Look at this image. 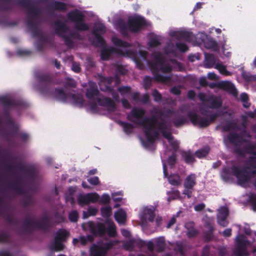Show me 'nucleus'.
Listing matches in <instances>:
<instances>
[{
  "mask_svg": "<svg viewBox=\"0 0 256 256\" xmlns=\"http://www.w3.org/2000/svg\"><path fill=\"white\" fill-rule=\"evenodd\" d=\"M232 175L236 178L238 182L240 185L244 186L248 180L249 176L248 172L236 168H234L230 171L224 169L221 173V176L225 181H228L232 178Z\"/></svg>",
  "mask_w": 256,
  "mask_h": 256,
  "instance_id": "nucleus-1",
  "label": "nucleus"
},
{
  "mask_svg": "<svg viewBox=\"0 0 256 256\" xmlns=\"http://www.w3.org/2000/svg\"><path fill=\"white\" fill-rule=\"evenodd\" d=\"M144 131L145 138L142 140V143L146 146L152 143L156 136V134L154 132L152 124L150 122H146L144 125Z\"/></svg>",
  "mask_w": 256,
  "mask_h": 256,
  "instance_id": "nucleus-2",
  "label": "nucleus"
},
{
  "mask_svg": "<svg viewBox=\"0 0 256 256\" xmlns=\"http://www.w3.org/2000/svg\"><path fill=\"white\" fill-rule=\"evenodd\" d=\"M70 18L74 21L77 22L76 27L79 30H85L88 28V26L82 22V16L78 12H74L70 14Z\"/></svg>",
  "mask_w": 256,
  "mask_h": 256,
  "instance_id": "nucleus-3",
  "label": "nucleus"
},
{
  "mask_svg": "<svg viewBox=\"0 0 256 256\" xmlns=\"http://www.w3.org/2000/svg\"><path fill=\"white\" fill-rule=\"evenodd\" d=\"M68 236V232L66 230H60L58 233L56 240L52 246V248L56 250H62L64 246L60 241L64 240V238Z\"/></svg>",
  "mask_w": 256,
  "mask_h": 256,
  "instance_id": "nucleus-4",
  "label": "nucleus"
},
{
  "mask_svg": "<svg viewBox=\"0 0 256 256\" xmlns=\"http://www.w3.org/2000/svg\"><path fill=\"white\" fill-rule=\"evenodd\" d=\"M98 226V230L100 233L102 234L106 231L109 235L111 236L114 235L115 228L112 222L108 221L104 226L99 224Z\"/></svg>",
  "mask_w": 256,
  "mask_h": 256,
  "instance_id": "nucleus-5",
  "label": "nucleus"
},
{
  "mask_svg": "<svg viewBox=\"0 0 256 256\" xmlns=\"http://www.w3.org/2000/svg\"><path fill=\"white\" fill-rule=\"evenodd\" d=\"M129 24L130 28L133 31H136L140 26L144 24V20L141 16H137L130 20Z\"/></svg>",
  "mask_w": 256,
  "mask_h": 256,
  "instance_id": "nucleus-6",
  "label": "nucleus"
},
{
  "mask_svg": "<svg viewBox=\"0 0 256 256\" xmlns=\"http://www.w3.org/2000/svg\"><path fill=\"white\" fill-rule=\"evenodd\" d=\"M98 195L96 193H92L86 196H80L78 200L80 204H86L90 202H95L98 200Z\"/></svg>",
  "mask_w": 256,
  "mask_h": 256,
  "instance_id": "nucleus-7",
  "label": "nucleus"
},
{
  "mask_svg": "<svg viewBox=\"0 0 256 256\" xmlns=\"http://www.w3.org/2000/svg\"><path fill=\"white\" fill-rule=\"evenodd\" d=\"M228 214V210L226 208H222L219 210L218 214V224L225 226L227 224V222L226 221V218Z\"/></svg>",
  "mask_w": 256,
  "mask_h": 256,
  "instance_id": "nucleus-8",
  "label": "nucleus"
},
{
  "mask_svg": "<svg viewBox=\"0 0 256 256\" xmlns=\"http://www.w3.org/2000/svg\"><path fill=\"white\" fill-rule=\"evenodd\" d=\"M154 208H144L143 213L141 216L142 219L144 220H148L152 221L154 219Z\"/></svg>",
  "mask_w": 256,
  "mask_h": 256,
  "instance_id": "nucleus-9",
  "label": "nucleus"
},
{
  "mask_svg": "<svg viewBox=\"0 0 256 256\" xmlns=\"http://www.w3.org/2000/svg\"><path fill=\"white\" fill-rule=\"evenodd\" d=\"M196 183V176L194 174H190L186 178L184 181V186L186 189H192Z\"/></svg>",
  "mask_w": 256,
  "mask_h": 256,
  "instance_id": "nucleus-10",
  "label": "nucleus"
},
{
  "mask_svg": "<svg viewBox=\"0 0 256 256\" xmlns=\"http://www.w3.org/2000/svg\"><path fill=\"white\" fill-rule=\"evenodd\" d=\"M106 252V249L100 246H94L90 250L92 256H103Z\"/></svg>",
  "mask_w": 256,
  "mask_h": 256,
  "instance_id": "nucleus-11",
  "label": "nucleus"
},
{
  "mask_svg": "<svg viewBox=\"0 0 256 256\" xmlns=\"http://www.w3.org/2000/svg\"><path fill=\"white\" fill-rule=\"evenodd\" d=\"M116 220L120 224H123L126 218V212L122 210H118L114 214Z\"/></svg>",
  "mask_w": 256,
  "mask_h": 256,
  "instance_id": "nucleus-12",
  "label": "nucleus"
},
{
  "mask_svg": "<svg viewBox=\"0 0 256 256\" xmlns=\"http://www.w3.org/2000/svg\"><path fill=\"white\" fill-rule=\"evenodd\" d=\"M169 182L174 186H178L181 184V179L176 174H171L168 178Z\"/></svg>",
  "mask_w": 256,
  "mask_h": 256,
  "instance_id": "nucleus-13",
  "label": "nucleus"
},
{
  "mask_svg": "<svg viewBox=\"0 0 256 256\" xmlns=\"http://www.w3.org/2000/svg\"><path fill=\"white\" fill-rule=\"evenodd\" d=\"M186 227L188 229V234L190 236H194L196 234V232L194 228L193 223L190 222L186 224Z\"/></svg>",
  "mask_w": 256,
  "mask_h": 256,
  "instance_id": "nucleus-14",
  "label": "nucleus"
},
{
  "mask_svg": "<svg viewBox=\"0 0 256 256\" xmlns=\"http://www.w3.org/2000/svg\"><path fill=\"white\" fill-rule=\"evenodd\" d=\"M222 86H224L226 88L230 90L234 94H236V90H235L234 87L231 82L227 81L223 82H222Z\"/></svg>",
  "mask_w": 256,
  "mask_h": 256,
  "instance_id": "nucleus-15",
  "label": "nucleus"
},
{
  "mask_svg": "<svg viewBox=\"0 0 256 256\" xmlns=\"http://www.w3.org/2000/svg\"><path fill=\"white\" fill-rule=\"evenodd\" d=\"M191 120L195 124H198L201 126H204L206 125V122H202L199 117L196 115H193L191 117Z\"/></svg>",
  "mask_w": 256,
  "mask_h": 256,
  "instance_id": "nucleus-16",
  "label": "nucleus"
},
{
  "mask_svg": "<svg viewBox=\"0 0 256 256\" xmlns=\"http://www.w3.org/2000/svg\"><path fill=\"white\" fill-rule=\"evenodd\" d=\"M102 214L103 216L108 217L111 215L112 210L110 207H104L102 208Z\"/></svg>",
  "mask_w": 256,
  "mask_h": 256,
  "instance_id": "nucleus-17",
  "label": "nucleus"
},
{
  "mask_svg": "<svg viewBox=\"0 0 256 256\" xmlns=\"http://www.w3.org/2000/svg\"><path fill=\"white\" fill-rule=\"evenodd\" d=\"M208 149L206 148L204 150H198L196 152V156L198 158H203V157L206 156L207 155V154H208Z\"/></svg>",
  "mask_w": 256,
  "mask_h": 256,
  "instance_id": "nucleus-18",
  "label": "nucleus"
},
{
  "mask_svg": "<svg viewBox=\"0 0 256 256\" xmlns=\"http://www.w3.org/2000/svg\"><path fill=\"white\" fill-rule=\"evenodd\" d=\"M104 30V26L102 24H99L96 26V28L94 29V34L96 36V37H98V38H99L98 37V35L99 34H100L101 32H102Z\"/></svg>",
  "mask_w": 256,
  "mask_h": 256,
  "instance_id": "nucleus-19",
  "label": "nucleus"
},
{
  "mask_svg": "<svg viewBox=\"0 0 256 256\" xmlns=\"http://www.w3.org/2000/svg\"><path fill=\"white\" fill-rule=\"evenodd\" d=\"M215 68H216L218 70V71L222 74H224V75L228 74V72L226 70L225 66H222V64H216L215 66Z\"/></svg>",
  "mask_w": 256,
  "mask_h": 256,
  "instance_id": "nucleus-20",
  "label": "nucleus"
},
{
  "mask_svg": "<svg viewBox=\"0 0 256 256\" xmlns=\"http://www.w3.org/2000/svg\"><path fill=\"white\" fill-rule=\"evenodd\" d=\"M68 98L72 100V102L74 103L78 106H80L82 104V100L80 97L76 99L74 96H68Z\"/></svg>",
  "mask_w": 256,
  "mask_h": 256,
  "instance_id": "nucleus-21",
  "label": "nucleus"
},
{
  "mask_svg": "<svg viewBox=\"0 0 256 256\" xmlns=\"http://www.w3.org/2000/svg\"><path fill=\"white\" fill-rule=\"evenodd\" d=\"M205 46L208 48H213L216 50V44L212 40H208V42H205Z\"/></svg>",
  "mask_w": 256,
  "mask_h": 256,
  "instance_id": "nucleus-22",
  "label": "nucleus"
},
{
  "mask_svg": "<svg viewBox=\"0 0 256 256\" xmlns=\"http://www.w3.org/2000/svg\"><path fill=\"white\" fill-rule=\"evenodd\" d=\"M112 40L113 42L117 46H120L122 47H126L128 46V44L122 42L118 38L116 37H114L112 38Z\"/></svg>",
  "mask_w": 256,
  "mask_h": 256,
  "instance_id": "nucleus-23",
  "label": "nucleus"
},
{
  "mask_svg": "<svg viewBox=\"0 0 256 256\" xmlns=\"http://www.w3.org/2000/svg\"><path fill=\"white\" fill-rule=\"evenodd\" d=\"M88 240H91L90 236H88L86 238L84 236H82V237L80 238L78 240L75 238L73 240V242L74 244H75L78 242H80L82 244H84Z\"/></svg>",
  "mask_w": 256,
  "mask_h": 256,
  "instance_id": "nucleus-24",
  "label": "nucleus"
},
{
  "mask_svg": "<svg viewBox=\"0 0 256 256\" xmlns=\"http://www.w3.org/2000/svg\"><path fill=\"white\" fill-rule=\"evenodd\" d=\"M97 210L95 208H90L87 212V214L84 212V217L86 218L88 216H94L97 213Z\"/></svg>",
  "mask_w": 256,
  "mask_h": 256,
  "instance_id": "nucleus-25",
  "label": "nucleus"
},
{
  "mask_svg": "<svg viewBox=\"0 0 256 256\" xmlns=\"http://www.w3.org/2000/svg\"><path fill=\"white\" fill-rule=\"evenodd\" d=\"M169 194L170 195V197L168 198V200H175L178 198L180 196V192L178 190L172 191V192H169Z\"/></svg>",
  "mask_w": 256,
  "mask_h": 256,
  "instance_id": "nucleus-26",
  "label": "nucleus"
},
{
  "mask_svg": "<svg viewBox=\"0 0 256 256\" xmlns=\"http://www.w3.org/2000/svg\"><path fill=\"white\" fill-rule=\"evenodd\" d=\"M143 110L141 109H134L132 112V114L136 117H140L143 114Z\"/></svg>",
  "mask_w": 256,
  "mask_h": 256,
  "instance_id": "nucleus-27",
  "label": "nucleus"
},
{
  "mask_svg": "<svg viewBox=\"0 0 256 256\" xmlns=\"http://www.w3.org/2000/svg\"><path fill=\"white\" fill-rule=\"evenodd\" d=\"M78 218V214L76 212H72L69 214V218L72 222L76 221Z\"/></svg>",
  "mask_w": 256,
  "mask_h": 256,
  "instance_id": "nucleus-28",
  "label": "nucleus"
},
{
  "mask_svg": "<svg viewBox=\"0 0 256 256\" xmlns=\"http://www.w3.org/2000/svg\"><path fill=\"white\" fill-rule=\"evenodd\" d=\"M184 160L186 162L190 163L194 162V158L193 156L188 154H185L184 156Z\"/></svg>",
  "mask_w": 256,
  "mask_h": 256,
  "instance_id": "nucleus-29",
  "label": "nucleus"
},
{
  "mask_svg": "<svg viewBox=\"0 0 256 256\" xmlns=\"http://www.w3.org/2000/svg\"><path fill=\"white\" fill-rule=\"evenodd\" d=\"M88 181L90 184L94 185H97L99 184L98 178L97 176L90 178L88 180Z\"/></svg>",
  "mask_w": 256,
  "mask_h": 256,
  "instance_id": "nucleus-30",
  "label": "nucleus"
},
{
  "mask_svg": "<svg viewBox=\"0 0 256 256\" xmlns=\"http://www.w3.org/2000/svg\"><path fill=\"white\" fill-rule=\"evenodd\" d=\"M110 52L109 51L108 52V50H103L101 54L102 58L103 60H106L107 58H108Z\"/></svg>",
  "mask_w": 256,
  "mask_h": 256,
  "instance_id": "nucleus-31",
  "label": "nucleus"
},
{
  "mask_svg": "<svg viewBox=\"0 0 256 256\" xmlns=\"http://www.w3.org/2000/svg\"><path fill=\"white\" fill-rule=\"evenodd\" d=\"M110 196L108 194H104L102 198V202L104 203L108 202L110 200Z\"/></svg>",
  "mask_w": 256,
  "mask_h": 256,
  "instance_id": "nucleus-32",
  "label": "nucleus"
},
{
  "mask_svg": "<svg viewBox=\"0 0 256 256\" xmlns=\"http://www.w3.org/2000/svg\"><path fill=\"white\" fill-rule=\"evenodd\" d=\"M176 161V158L174 156H172L168 160L167 164L170 165V166L174 164Z\"/></svg>",
  "mask_w": 256,
  "mask_h": 256,
  "instance_id": "nucleus-33",
  "label": "nucleus"
},
{
  "mask_svg": "<svg viewBox=\"0 0 256 256\" xmlns=\"http://www.w3.org/2000/svg\"><path fill=\"white\" fill-rule=\"evenodd\" d=\"M72 70L75 72H78L80 70L79 64L74 63L72 64Z\"/></svg>",
  "mask_w": 256,
  "mask_h": 256,
  "instance_id": "nucleus-34",
  "label": "nucleus"
},
{
  "mask_svg": "<svg viewBox=\"0 0 256 256\" xmlns=\"http://www.w3.org/2000/svg\"><path fill=\"white\" fill-rule=\"evenodd\" d=\"M178 48L180 49V50L182 52H185L188 49L187 46L184 44H178Z\"/></svg>",
  "mask_w": 256,
  "mask_h": 256,
  "instance_id": "nucleus-35",
  "label": "nucleus"
},
{
  "mask_svg": "<svg viewBox=\"0 0 256 256\" xmlns=\"http://www.w3.org/2000/svg\"><path fill=\"white\" fill-rule=\"evenodd\" d=\"M205 206L203 204H198L194 206V210L196 211H200L202 210L204 208Z\"/></svg>",
  "mask_w": 256,
  "mask_h": 256,
  "instance_id": "nucleus-36",
  "label": "nucleus"
},
{
  "mask_svg": "<svg viewBox=\"0 0 256 256\" xmlns=\"http://www.w3.org/2000/svg\"><path fill=\"white\" fill-rule=\"evenodd\" d=\"M191 190L192 189H186L185 188L183 192V194L186 195L188 198H190L192 194Z\"/></svg>",
  "mask_w": 256,
  "mask_h": 256,
  "instance_id": "nucleus-37",
  "label": "nucleus"
},
{
  "mask_svg": "<svg viewBox=\"0 0 256 256\" xmlns=\"http://www.w3.org/2000/svg\"><path fill=\"white\" fill-rule=\"evenodd\" d=\"M66 8V6L64 4L59 3L56 4V8L60 10H64Z\"/></svg>",
  "mask_w": 256,
  "mask_h": 256,
  "instance_id": "nucleus-38",
  "label": "nucleus"
},
{
  "mask_svg": "<svg viewBox=\"0 0 256 256\" xmlns=\"http://www.w3.org/2000/svg\"><path fill=\"white\" fill-rule=\"evenodd\" d=\"M208 77L211 80H216L217 78L216 76L213 72L209 73L208 75Z\"/></svg>",
  "mask_w": 256,
  "mask_h": 256,
  "instance_id": "nucleus-39",
  "label": "nucleus"
},
{
  "mask_svg": "<svg viewBox=\"0 0 256 256\" xmlns=\"http://www.w3.org/2000/svg\"><path fill=\"white\" fill-rule=\"evenodd\" d=\"M223 234L225 236H228L231 234V230L230 229H226L223 232Z\"/></svg>",
  "mask_w": 256,
  "mask_h": 256,
  "instance_id": "nucleus-40",
  "label": "nucleus"
},
{
  "mask_svg": "<svg viewBox=\"0 0 256 256\" xmlns=\"http://www.w3.org/2000/svg\"><path fill=\"white\" fill-rule=\"evenodd\" d=\"M176 222V219L174 218H172L170 220L168 224L167 227L170 228L172 225H173Z\"/></svg>",
  "mask_w": 256,
  "mask_h": 256,
  "instance_id": "nucleus-41",
  "label": "nucleus"
},
{
  "mask_svg": "<svg viewBox=\"0 0 256 256\" xmlns=\"http://www.w3.org/2000/svg\"><path fill=\"white\" fill-rule=\"evenodd\" d=\"M162 134L164 135V136H165L166 138H168L169 140H170L172 138L169 132H162Z\"/></svg>",
  "mask_w": 256,
  "mask_h": 256,
  "instance_id": "nucleus-42",
  "label": "nucleus"
},
{
  "mask_svg": "<svg viewBox=\"0 0 256 256\" xmlns=\"http://www.w3.org/2000/svg\"><path fill=\"white\" fill-rule=\"evenodd\" d=\"M241 99L242 101L245 102L248 100V96L246 94H242L240 96Z\"/></svg>",
  "mask_w": 256,
  "mask_h": 256,
  "instance_id": "nucleus-43",
  "label": "nucleus"
},
{
  "mask_svg": "<svg viewBox=\"0 0 256 256\" xmlns=\"http://www.w3.org/2000/svg\"><path fill=\"white\" fill-rule=\"evenodd\" d=\"M154 95L156 97L155 99L156 100H158L160 99V95L158 92H154Z\"/></svg>",
  "mask_w": 256,
  "mask_h": 256,
  "instance_id": "nucleus-44",
  "label": "nucleus"
},
{
  "mask_svg": "<svg viewBox=\"0 0 256 256\" xmlns=\"http://www.w3.org/2000/svg\"><path fill=\"white\" fill-rule=\"evenodd\" d=\"M163 168H164V176H167V173H166V164L164 163V164H163Z\"/></svg>",
  "mask_w": 256,
  "mask_h": 256,
  "instance_id": "nucleus-45",
  "label": "nucleus"
},
{
  "mask_svg": "<svg viewBox=\"0 0 256 256\" xmlns=\"http://www.w3.org/2000/svg\"><path fill=\"white\" fill-rule=\"evenodd\" d=\"M122 234L126 236H129V232L126 230H122Z\"/></svg>",
  "mask_w": 256,
  "mask_h": 256,
  "instance_id": "nucleus-46",
  "label": "nucleus"
},
{
  "mask_svg": "<svg viewBox=\"0 0 256 256\" xmlns=\"http://www.w3.org/2000/svg\"><path fill=\"white\" fill-rule=\"evenodd\" d=\"M188 96L190 98H192L194 96V94L193 92L191 91L188 92Z\"/></svg>",
  "mask_w": 256,
  "mask_h": 256,
  "instance_id": "nucleus-47",
  "label": "nucleus"
},
{
  "mask_svg": "<svg viewBox=\"0 0 256 256\" xmlns=\"http://www.w3.org/2000/svg\"><path fill=\"white\" fill-rule=\"evenodd\" d=\"M172 92L175 94H179V90L176 88H173L172 90Z\"/></svg>",
  "mask_w": 256,
  "mask_h": 256,
  "instance_id": "nucleus-48",
  "label": "nucleus"
},
{
  "mask_svg": "<svg viewBox=\"0 0 256 256\" xmlns=\"http://www.w3.org/2000/svg\"><path fill=\"white\" fill-rule=\"evenodd\" d=\"M96 172V170H92L90 171L89 173L90 174H94Z\"/></svg>",
  "mask_w": 256,
  "mask_h": 256,
  "instance_id": "nucleus-49",
  "label": "nucleus"
},
{
  "mask_svg": "<svg viewBox=\"0 0 256 256\" xmlns=\"http://www.w3.org/2000/svg\"><path fill=\"white\" fill-rule=\"evenodd\" d=\"M112 198H113V199L114 200H115V201L120 200L122 199V198H114V194H113V195H112Z\"/></svg>",
  "mask_w": 256,
  "mask_h": 256,
  "instance_id": "nucleus-50",
  "label": "nucleus"
},
{
  "mask_svg": "<svg viewBox=\"0 0 256 256\" xmlns=\"http://www.w3.org/2000/svg\"><path fill=\"white\" fill-rule=\"evenodd\" d=\"M122 104L124 106H127V105L128 104V102L126 100H124L122 101Z\"/></svg>",
  "mask_w": 256,
  "mask_h": 256,
  "instance_id": "nucleus-51",
  "label": "nucleus"
},
{
  "mask_svg": "<svg viewBox=\"0 0 256 256\" xmlns=\"http://www.w3.org/2000/svg\"><path fill=\"white\" fill-rule=\"evenodd\" d=\"M152 42H153V41H152V46H156L158 44V42L155 40H154V43H152Z\"/></svg>",
  "mask_w": 256,
  "mask_h": 256,
  "instance_id": "nucleus-52",
  "label": "nucleus"
},
{
  "mask_svg": "<svg viewBox=\"0 0 256 256\" xmlns=\"http://www.w3.org/2000/svg\"><path fill=\"white\" fill-rule=\"evenodd\" d=\"M82 186H83V187H84V188H89L88 186H86V184H85L84 183H83V184H82Z\"/></svg>",
  "mask_w": 256,
  "mask_h": 256,
  "instance_id": "nucleus-53",
  "label": "nucleus"
},
{
  "mask_svg": "<svg viewBox=\"0 0 256 256\" xmlns=\"http://www.w3.org/2000/svg\"><path fill=\"white\" fill-rule=\"evenodd\" d=\"M253 64H254V65L255 66H256V58L254 59V62H253Z\"/></svg>",
  "mask_w": 256,
  "mask_h": 256,
  "instance_id": "nucleus-54",
  "label": "nucleus"
},
{
  "mask_svg": "<svg viewBox=\"0 0 256 256\" xmlns=\"http://www.w3.org/2000/svg\"><path fill=\"white\" fill-rule=\"evenodd\" d=\"M97 93H98V91H97L96 90H93V94H97Z\"/></svg>",
  "mask_w": 256,
  "mask_h": 256,
  "instance_id": "nucleus-55",
  "label": "nucleus"
},
{
  "mask_svg": "<svg viewBox=\"0 0 256 256\" xmlns=\"http://www.w3.org/2000/svg\"><path fill=\"white\" fill-rule=\"evenodd\" d=\"M245 232L246 234H249L250 233V230H247L245 231Z\"/></svg>",
  "mask_w": 256,
  "mask_h": 256,
  "instance_id": "nucleus-56",
  "label": "nucleus"
},
{
  "mask_svg": "<svg viewBox=\"0 0 256 256\" xmlns=\"http://www.w3.org/2000/svg\"><path fill=\"white\" fill-rule=\"evenodd\" d=\"M200 4H197L196 5V6L198 8H200Z\"/></svg>",
  "mask_w": 256,
  "mask_h": 256,
  "instance_id": "nucleus-57",
  "label": "nucleus"
},
{
  "mask_svg": "<svg viewBox=\"0 0 256 256\" xmlns=\"http://www.w3.org/2000/svg\"><path fill=\"white\" fill-rule=\"evenodd\" d=\"M244 106H245V107H248V106H249V104H247V103H246V104H244Z\"/></svg>",
  "mask_w": 256,
  "mask_h": 256,
  "instance_id": "nucleus-58",
  "label": "nucleus"
},
{
  "mask_svg": "<svg viewBox=\"0 0 256 256\" xmlns=\"http://www.w3.org/2000/svg\"><path fill=\"white\" fill-rule=\"evenodd\" d=\"M86 96H87L88 97H90V96H90V92H87V94H86Z\"/></svg>",
  "mask_w": 256,
  "mask_h": 256,
  "instance_id": "nucleus-59",
  "label": "nucleus"
},
{
  "mask_svg": "<svg viewBox=\"0 0 256 256\" xmlns=\"http://www.w3.org/2000/svg\"><path fill=\"white\" fill-rule=\"evenodd\" d=\"M216 31L218 33H220V29H216Z\"/></svg>",
  "mask_w": 256,
  "mask_h": 256,
  "instance_id": "nucleus-60",
  "label": "nucleus"
},
{
  "mask_svg": "<svg viewBox=\"0 0 256 256\" xmlns=\"http://www.w3.org/2000/svg\"><path fill=\"white\" fill-rule=\"evenodd\" d=\"M220 101H219V102H218V104H217V105H216V106H220Z\"/></svg>",
  "mask_w": 256,
  "mask_h": 256,
  "instance_id": "nucleus-61",
  "label": "nucleus"
},
{
  "mask_svg": "<svg viewBox=\"0 0 256 256\" xmlns=\"http://www.w3.org/2000/svg\"><path fill=\"white\" fill-rule=\"evenodd\" d=\"M59 34L63 36H64L65 35L63 34L62 33H61L60 32H58Z\"/></svg>",
  "mask_w": 256,
  "mask_h": 256,
  "instance_id": "nucleus-62",
  "label": "nucleus"
},
{
  "mask_svg": "<svg viewBox=\"0 0 256 256\" xmlns=\"http://www.w3.org/2000/svg\"><path fill=\"white\" fill-rule=\"evenodd\" d=\"M56 66L57 68H59V66H60V64H56Z\"/></svg>",
  "mask_w": 256,
  "mask_h": 256,
  "instance_id": "nucleus-63",
  "label": "nucleus"
},
{
  "mask_svg": "<svg viewBox=\"0 0 256 256\" xmlns=\"http://www.w3.org/2000/svg\"><path fill=\"white\" fill-rule=\"evenodd\" d=\"M64 32H68V30H67L64 29Z\"/></svg>",
  "mask_w": 256,
  "mask_h": 256,
  "instance_id": "nucleus-64",
  "label": "nucleus"
}]
</instances>
